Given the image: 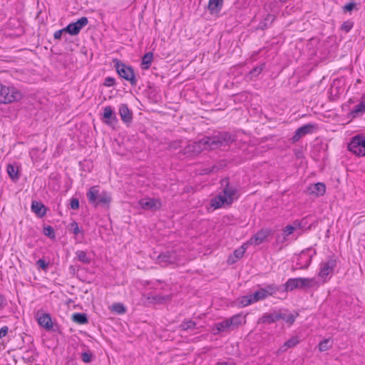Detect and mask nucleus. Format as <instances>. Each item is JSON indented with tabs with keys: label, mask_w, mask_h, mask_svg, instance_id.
I'll use <instances>...</instances> for the list:
<instances>
[{
	"label": "nucleus",
	"mask_w": 365,
	"mask_h": 365,
	"mask_svg": "<svg viewBox=\"0 0 365 365\" xmlns=\"http://www.w3.org/2000/svg\"><path fill=\"white\" fill-rule=\"evenodd\" d=\"M236 136L229 132H220L212 136H205L197 142H193L185 148V153L198 154L202 150H214L221 147L229 146L235 141Z\"/></svg>",
	"instance_id": "1"
},
{
	"label": "nucleus",
	"mask_w": 365,
	"mask_h": 365,
	"mask_svg": "<svg viewBox=\"0 0 365 365\" xmlns=\"http://www.w3.org/2000/svg\"><path fill=\"white\" fill-rule=\"evenodd\" d=\"M221 185L223 187V194H219L210 200V205L214 209H218L224 205H230L233 202L234 196L237 192L235 188L230 186L228 178L221 180Z\"/></svg>",
	"instance_id": "2"
},
{
	"label": "nucleus",
	"mask_w": 365,
	"mask_h": 365,
	"mask_svg": "<svg viewBox=\"0 0 365 365\" xmlns=\"http://www.w3.org/2000/svg\"><path fill=\"white\" fill-rule=\"evenodd\" d=\"M320 283L314 278H290L284 284V290L293 291L295 289L308 290L309 289H317Z\"/></svg>",
	"instance_id": "3"
},
{
	"label": "nucleus",
	"mask_w": 365,
	"mask_h": 365,
	"mask_svg": "<svg viewBox=\"0 0 365 365\" xmlns=\"http://www.w3.org/2000/svg\"><path fill=\"white\" fill-rule=\"evenodd\" d=\"M89 203L95 207H108L111 202V197L106 192H100L97 187H91L86 194Z\"/></svg>",
	"instance_id": "4"
},
{
	"label": "nucleus",
	"mask_w": 365,
	"mask_h": 365,
	"mask_svg": "<svg viewBox=\"0 0 365 365\" xmlns=\"http://www.w3.org/2000/svg\"><path fill=\"white\" fill-rule=\"evenodd\" d=\"M0 103L9 104L19 101L24 96L23 93L16 87L0 86Z\"/></svg>",
	"instance_id": "5"
},
{
	"label": "nucleus",
	"mask_w": 365,
	"mask_h": 365,
	"mask_svg": "<svg viewBox=\"0 0 365 365\" xmlns=\"http://www.w3.org/2000/svg\"><path fill=\"white\" fill-rule=\"evenodd\" d=\"M348 149L357 156H364L365 137L359 135L354 136L349 143Z\"/></svg>",
	"instance_id": "6"
},
{
	"label": "nucleus",
	"mask_w": 365,
	"mask_h": 365,
	"mask_svg": "<svg viewBox=\"0 0 365 365\" xmlns=\"http://www.w3.org/2000/svg\"><path fill=\"white\" fill-rule=\"evenodd\" d=\"M115 67L120 77L129 81L132 85L135 83V73L131 67L126 66L123 63H120L118 61L115 63Z\"/></svg>",
	"instance_id": "7"
},
{
	"label": "nucleus",
	"mask_w": 365,
	"mask_h": 365,
	"mask_svg": "<svg viewBox=\"0 0 365 365\" xmlns=\"http://www.w3.org/2000/svg\"><path fill=\"white\" fill-rule=\"evenodd\" d=\"M279 290V287L274 284L267 285L264 288H260L254 293V301L258 302L264 299L267 297L274 294Z\"/></svg>",
	"instance_id": "8"
},
{
	"label": "nucleus",
	"mask_w": 365,
	"mask_h": 365,
	"mask_svg": "<svg viewBox=\"0 0 365 365\" xmlns=\"http://www.w3.org/2000/svg\"><path fill=\"white\" fill-rule=\"evenodd\" d=\"M88 23V18L83 16L80 18L77 21L69 24L64 28L66 33L69 34L72 36H76L79 34L81 30L85 27Z\"/></svg>",
	"instance_id": "9"
},
{
	"label": "nucleus",
	"mask_w": 365,
	"mask_h": 365,
	"mask_svg": "<svg viewBox=\"0 0 365 365\" xmlns=\"http://www.w3.org/2000/svg\"><path fill=\"white\" fill-rule=\"evenodd\" d=\"M336 266V260L335 259H329L327 262L320 264V270L318 275L324 279L323 283L327 282V276L332 273L334 269Z\"/></svg>",
	"instance_id": "10"
},
{
	"label": "nucleus",
	"mask_w": 365,
	"mask_h": 365,
	"mask_svg": "<svg viewBox=\"0 0 365 365\" xmlns=\"http://www.w3.org/2000/svg\"><path fill=\"white\" fill-rule=\"evenodd\" d=\"M311 248H308L302 250L297 260V267L294 269H307L311 264L312 255H309V252L311 251Z\"/></svg>",
	"instance_id": "11"
},
{
	"label": "nucleus",
	"mask_w": 365,
	"mask_h": 365,
	"mask_svg": "<svg viewBox=\"0 0 365 365\" xmlns=\"http://www.w3.org/2000/svg\"><path fill=\"white\" fill-rule=\"evenodd\" d=\"M314 125L310 123L299 127L295 130L294 135L291 138L292 142L293 143H297L307 134L312 133L314 131Z\"/></svg>",
	"instance_id": "12"
},
{
	"label": "nucleus",
	"mask_w": 365,
	"mask_h": 365,
	"mask_svg": "<svg viewBox=\"0 0 365 365\" xmlns=\"http://www.w3.org/2000/svg\"><path fill=\"white\" fill-rule=\"evenodd\" d=\"M138 205L141 208L150 211L159 210L161 207V202L159 200L155 198H143L138 201Z\"/></svg>",
	"instance_id": "13"
},
{
	"label": "nucleus",
	"mask_w": 365,
	"mask_h": 365,
	"mask_svg": "<svg viewBox=\"0 0 365 365\" xmlns=\"http://www.w3.org/2000/svg\"><path fill=\"white\" fill-rule=\"evenodd\" d=\"M38 324L43 327L46 331L53 329L54 331H57L58 326L56 325V328H53V324L51 320L50 314L45 313L39 316L37 319Z\"/></svg>",
	"instance_id": "14"
},
{
	"label": "nucleus",
	"mask_w": 365,
	"mask_h": 365,
	"mask_svg": "<svg viewBox=\"0 0 365 365\" xmlns=\"http://www.w3.org/2000/svg\"><path fill=\"white\" fill-rule=\"evenodd\" d=\"M103 115L106 124L112 127H114L117 124L118 119L115 113L110 106L104 108Z\"/></svg>",
	"instance_id": "15"
},
{
	"label": "nucleus",
	"mask_w": 365,
	"mask_h": 365,
	"mask_svg": "<svg viewBox=\"0 0 365 365\" xmlns=\"http://www.w3.org/2000/svg\"><path fill=\"white\" fill-rule=\"evenodd\" d=\"M158 263L167 265L176 261V255L173 251H166L160 253L157 257Z\"/></svg>",
	"instance_id": "16"
},
{
	"label": "nucleus",
	"mask_w": 365,
	"mask_h": 365,
	"mask_svg": "<svg viewBox=\"0 0 365 365\" xmlns=\"http://www.w3.org/2000/svg\"><path fill=\"white\" fill-rule=\"evenodd\" d=\"M279 309L264 314L259 319V323L272 324L280 319Z\"/></svg>",
	"instance_id": "17"
},
{
	"label": "nucleus",
	"mask_w": 365,
	"mask_h": 365,
	"mask_svg": "<svg viewBox=\"0 0 365 365\" xmlns=\"http://www.w3.org/2000/svg\"><path fill=\"white\" fill-rule=\"evenodd\" d=\"M31 210L37 217L41 218L46 215L47 207L42 202L33 200Z\"/></svg>",
	"instance_id": "18"
},
{
	"label": "nucleus",
	"mask_w": 365,
	"mask_h": 365,
	"mask_svg": "<svg viewBox=\"0 0 365 365\" xmlns=\"http://www.w3.org/2000/svg\"><path fill=\"white\" fill-rule=\"evenodd\" d=\"M119 114L121 117L122 120L126 123L128 124L131 123L133 119V113L132 111L128 108L127 105L122 104L120 105L119 108Z\"/></svg>",
	"instance_id": "19"
},
{
	"label": "nucleus",
	"mask_w": 365,
	"mask_h": 365,
	"mask_svg": "<svg viewBox=\"0 0 365 365\" xmlns=\"http://www.w3.org/2000/svg\"><path fill=\"white\" fill-rule=\"evenodd\" d=\"M224 0H209L207 9L210 14L217 15L223 6Z\"/></svg>",
	"instance_id": "20"
},
{
	"label": "nucleus",
	"mask_w": 365,
	"mask_h": 365,
	"mask_svg": "<svg viewBox=\"0 0 365 365\" xmlns=\"http://www.w3.org/2000/svg\"><path fill=\"white\" fill-rule=\"evenodd\" d=\"M230 329H231L230 324L227 319L222 322L215 323L212 328V331L216 335L220 332L227 331Z\"/></svg>",
	"instance_id": "21"
},
{
	"label": "nucleus",
	"mask_w": 365,
	"mask_h": 365,
	"mask_svg": "<svg viewBox=\"0 0 365 365\" xmlns=\"http://www.w3.org/2000/svg\"><path fill=\"white\" fill-rule=\"evenodd\" d=\"M271 234L270 230H261L258 231L252 238L251 241L254 240L255 245H258L264 242L267 237Z\"/></svg>",
	"instance_id": "22"
},
{
	"label": "nucleus",
	"mask_w": 365,
	"mask_h": 365,
	"mask_svg": "<svg viewBox=\"0 0 365 365\" xmlns=\"http://www.w3.org/2000/svg\"><path fill=\"white\" fill-rule=\"evenodd\" d=\"M309 190L311 194H314L316 196H322L325 193L326 186L323 182H317L311 185L309 187Z\"/></svg>",
	"instance_id": "23"
},
{
	"label": "nucleus",
	"mask_w": 365,
	"mask_h": 365,
	"mask_svg": "<svg viewBox=\"0 0 365 365\" xmlns=\"http://www.w3.org/2000/svg\"><path fill=\"white\" fill-rule=\"evenodd\" d=\"M365 112V97H362L361 101L354 106V108L351 111V115L353 118H356Z\"/></svg>",
	"instance_id": "24"
},
{
	"label": "nucleus",
	"mask_w": 365,
	"mask_h": 365,
	"mask_svg": "<svg viewBox=\"0 0 365 365\" xmlns=\"http://www.w3.org/2000/svg\"><path fill=\"white\" fill-rule=\"evenodd\" d=\"M279 315L281 316L280 319H283L287 323L292 325L294 324L296 318L299 316V314L296 313L294 314L288 313L287 311L283 312L282 309H279Z\"/></svg>",
	"instance_id": "25"
},
{
	"label": "nucleus",
	"mask_w": 365,
	"mask_h": 365,
	"mask_svg": "<svg viewBox=\"0 0 365 365\" xmlns=\"http://www.w3.org/2000/svg\"><path fill=\"white\" fill-rule=\"evenodd\" d=\"M275 20V16L271 14H267L264 19L259 22L258 29L264 30L268 28Z\"/></svg>",
	"instance_id": "26"
},
{
	"label": "nucleus",
	"mask_w": 365,
	"mask_h": 365,
	"mask_svg": "<svg viewBox=\"0 0 365 365\" xmlns=\"http://www.w3.org/2000/svg\"><path fill=\"white\" fill-rule=\"evenodd\" d=\"M71 318L75 323L78 324H86L88 322V316L85 313H74Z\"/></svg>",
	"instance_id": "27"
},
{
	"label": "nucleus",
	"mask_w": 365,
	"mask_h": 365,
	"mask_svg": "<svg viewBox=\"0 0 365 365\" xmlns=\"http://www.w3.org/2000/svg\"><path fill=\"white\" fill-rule=\"evenodd\" d=\"M153 59V53L152 52L146 53L142 58L140 67L143 69H148L150 68Z\"/></svg>",
	"instance_id": "28"
},
{
	"label": "nucleus",
	"mask_w": 365,
	"mask_h": 365,
	"mask_svg": "<svg viewBox=\"0 0 365 365\" xmlns=\"http://www.w3.org/2000/svg\"><path fill=\"white\" fill-rule=\"evenodd\" d=\"M7 173L9 176L13 181H16L20 178L18 167L14 166L11 164H9L7 165Z\"/></svg>",
	"instance_id": "29"
},
{
	"label": "nucleus",
	"mask_w": 365,
	"mask_h": 365,
	"mask_svg": "<svg viewBox=\"0 0 365 365\" xmlns=\"http://www.w3.org/2000/svg\"><path fill=\"white\" fill-rule=\"evenodd\" d=\"M196 323L192 320H184L179 326L181 331H193L196 329Z\"/></svg>",
	"instance_id": "30"
},
{
	"label": "nucleus",
	"mask_w": 365,
	"mask_h": 365,
	"mask_svg": "<svg viewBox=\"0 0 365 365\" xmlns=\"http://www.w3.org/2000/svg\"><path fill=\"white\" fill-rule=\"evenodd\" d=\"M299 343V340L297 336H292L287 340L284 345L279 349L281 351H285L289 348H293Z\"/></svg>",
	"instance_id": "31"
},
{
	"label": "nucleus",
	"mask_w": 365,
	"mask_h": 365,
	"mask_svg": "<svg viewBox=\"0 0 365 365\" xmlns=\"http://www.w3.org/2000/svg\"><path fill=\"white\" fill-rule=\"evenodd\" d=\"M76 257L78 259L86 264H89L91 262V259L90 257H88L87 253L85 251L83 250H78L76 252Z\"/></svg>",
	"instance_id": "32"
},
{
	"label": "nucleus",
	"mask_w": 365,
	"mask_h": 365,
	"mask_svg": "<svg viewBox=\"0 0 365 365\" xmlns=\"http://www.w3.org/2000/svg\"><path fill=\"white\" fill-rule=\"evenodd\" d=\"M265 68V63H261L259 66L253 68L249 73L250 78L252 79L254 77L258 76Z\"/></svg>",
	"instance_id": "33"
},
{
	"label": "nucleus",
	"mask_w": 365,
	"mask_h": 365,
	"mask_svg": "<svg viewBox=\"0 0 365 365\" xmlns=\"http://www.w3.org/2000/svg\"><path fill=\"white\" fill-rule=\"evenodd\" d=\"M43 233L45 236L49 237L50 239L53 240L56 238L54 229L50 225H47L46 227H43Z\"/></svg>",
	"instance_id": "34"
},
{
	"label": "nucleus",
	"mask_w": 365,
	"mask_h": 365,
	"mask_svg": "<svg viewBox=\"0 0 365 365\" xmlns=\"http://www.w3.org/2000/svg\"><path fill=\"white\" fill-rule=\"evenodd\" d=\"M230 324L231 328L237 327L241 324L242 317L240 315H235L230 319H227Z\"/></svg>",
	"instance_id": "35"
},
{
	"label": "nucleus",
	"mask_w": 365,
	"mask_h": 365,
	"mask_svg": "<svg viewBox=\"0 0 365 365\" xmlns=\"http://www.w3.org/2000/svg\"><path fill=\"white\" fill-rule=\"evenodd\" d=\"M112 311L118 314H124L126 311L125 307L121 303H115L112 305Z\"/></svg>",
	"instance_id": "36"
},
{
	"label": "nucleus",
	"mask_w": 365,
	"mask_h": 365,
	"mask_svg": "<svg viewBox=\"0 0 365 365\" xmlns=\"http://www.w3.org/2000/svg\"><path fill=\"white\" fill-rule=\"evenodd\" d=\"M94 359V356L91 351H84L81 354V359L84 363H91Z\"/></svg>",
	"instance_id": "37"
},
{
	"label": "nucleus",
	"mask_w": 365,
	"mask_h": 365,
	"mask_svg": "<svg viewBox=\"0 0 365 365\" xmlns=\"http://www.w3.org/2000/svg\"><path fill=\"white\" fill-rule=\"evenodd\" d=\"M330 340L329 339H324L319 344V350L322 352L327 351L331 348Z\"/></svg>",
	"instance_id": "38"
},
{
	"label": "nucleus",
	"mask_w": 365,
	"mask_h": 365,
	"mask_svg": "<svg viewBox=\"0 0 365 365\" xmlns=\"http://www.w3.org/2000/svg\"><path fill=\"white\" fill-rule=\"evenodd\" d=\"M256 302L257 301H254V294H253L252 295L244 296L242 298L240 304L243 307H246V306H248V305L251 304L252 303H254V302Z\"/></svg>",
	"instance_id": "39"
},
{
	"label": "nucleus",
	"mask_w": 365,
	"mask_h": 365,
	"mask_svg": "<svg viewBox=\"0 0 365 365\" xmlns=\"http://www.w3.org/2000/svg\"><path fill=\"white\" fill-rule=\"evenodd\" d=\"M295 230V227L291 225H287L283 230V240L282 242L287 240V237L292 234Z\"/></svg>",
	"instance_id": "40"
},
{
	"label": "nucleus",
	"mask_w": 365,
	"mask_h": 365,
	"mask_svg": "<svg viewBox=\"0 0 365 365\" xmlns=\"http://www.w3.org/2000/svg\"><path fill=\"white\" fill-rule=\"evenodd\" d=\"M69 227L75 235H77L79 233H83V230L82 228H79L78 225L76 221H73L70 223Z\"/></svg>",
	"instance_id": "41"
},
{
	"label": "nucleus",
	"mask_w": 365,
	"mask_h": 365,
	"mask_svg": "<svg viewBox=\"0 0 365 365\" xmlns=\"http://www.w3.org/2000/svg\"><path fill=\"white\" fill-rule=\"evenodd\" d=\"M354 24L350 21H344L341 26V30L346 33L349 32L353 28Z\"/></svg>",
	"instance_id": "42"
},
{
	"label": "nucleus",
	"mask_w": 365,
	"mask_h": 365,
	"mask_svg": "<svg viewBox=\"0 0 365 365\" xmlns=\"http://www.w3.org/2000/svg\"><path fill=\"white\" fill-rule=\"evenodd\" d=\"M246 251V247H245L244 245L241 246L240 247H239L238 249L235 250L234 251V256L237 258V259H240L243 257L245 252Z\"/></svg>",
	"instance_id": "43"
},
{
	"label": "nucleus",
	"mask_w": 365,
	"mask_h": 365,
	"mask_svg": "<svg viewBox=\"0 0 365 365\" xmlns=\"http://www.w3.org/2000/svg\"><path fill=\"white\" fill-rule=\"evenodd\" d=\"M36 264L38 266L39 268L44 271H46L48 267V263L46 262L43 259H39L36 262Z\"/></svg>",
	"instance_id": "44"
},
{
	"label": "nucleus",
	"mask_w": 365,
	"mask_h": 365,
	"mask_svg": "<svg viewBox=\"0 0 365 365\" xmlns=\"http://www.w3.org/2000/svg\"><path fill=\"white\" fill-rule=\"evenodd\" d=\"M356 6V3L354 1L349 2L345 4L343 7L344 12H350Z\"/></svg>",
	"instance_id": "45"
},
{
	"label": "nucleus",
	"mask_w": 365,
	"mask_h": 365,
	"mask_svg": "<svg viewBox=\"0 0 365 365\" xmlns=\"http://www.w3.org/2000/svg\"><path fill=\"white\" fill-rule=\"evenodd\" d=\"M70 207L72 210H78L79 208V200L78 198L72 197L71 199Z\"/></svg>",
	"instance_id": "46"
},
{
	"label": "nucleus",
	"mask_w": 365,
	"mask_h": 365,
	"mask_svg": "<svg viewBox=\"0 0 365 365\" xmlns=\"http://www.w3.org/2000/svg\"><path fill=\"white\" fill-rule=\"evenodd\" d=\"M115 84V79L112 77H106L104 81V86L110 87Z\"/></svg>",
	"instance_id": "47"
},
{
	"label": "nucleus",
	"mask_w": 365,
	"mask_h": 365,
	"mask_svg": "<svg viewBox=\"0 0 365 365\" xmlns=\"http://www.w3.org/2000/svg\"><path fill=\"white\" fill-rule=\"evenodd\" d=\"M304 220H306V218H303L301 220H295V221H294L292 226H294L295 229L296 228H299V229L300 228H304L305 227V225H302L303 221H304Z\"/></svg>",
	"instance_id": "48"
},
{
	"label": "nucleus",
	"mask_w": 365,
	"mask_h": 365,
	"mask_svg": "<svg viewBox=\"0 0 365 365\" xmlns=\"http://www.w3.org/2000/svg\"><path fill=\"white\" fill-rule=\"evenodd\" d=\"M9 331V328L6 326H4L0 329V339L4 337Z\"/></svg>",
	"instance_id": "49"
},
{
	"label": "nucleus",
	"mask_w": 365,
	"mask_h": 365,
	"mask_svg": "<svg viewBox=\"0 0 365 365\" xmlns=\"http://www.w3.org/2000/svg\"><path fill=\"white\" fill-rule=\"evenodd\" d=\"M63 32H65V31H64V28H63V29H60V30L56 31L54 33V34H53V37H54V38H55V39H58V40L61 39V36H62V34H63Z\"/></svg>",
	"instance_id": "50"
},
{
	"label": "nucleus",
	"mask_w": 365,
	"mask_h": 365,
	"mask_svg": "<svg viewBox=\"0 0 365 365\" xmlns=\"http://www.w3.org/2000/svg\"><path fill=\"white\" fill-rule=\"evenodd\" d=\"M213 173L212 170V168L211 167H207V168H205L202 170V173L203 174H205V175H207V174H210Z\"/></svg>",
	"instance_id": "51"
},
{
	"label": "nucleus",
	"mask_w": 365,
	"mask_h": 365,
	"mask_svg": "<svg viewBox=\"0 0 365 365\" xmlns=\"http://www.w3.org/2000/svg\"><path fill=\"white\" fill-rule=\"evenodd\" d=\"M165 297H160V296H155V297H153V300L155 302H160L162 301H163L165 299Z\"/></svg>",
	"instance_id": "52"
},
{
	"label": "nucleus",
	"mask_w": 365,
	"mask_h": 365,
	"mask_svg": "<svg viewBox=\"0 0 365 365\" xmlns=\"http://www.w3.org/2000/svg\"><path fill=\"white\" fill-rule=\"evenodd\" d=\"M218 168H220V170L222 169L225 165H226V163L225 161H220L219 163H217Z\"/></svg>",
	"instance_id": "53"
},
{
	"label": "nucleus",
	"mask_w": 365,
	"mask_h": 365,
	"mask_svg": "<svg viewBox=\"0 0 365 365\" xmlns=\"http://www.w3.org/2000/svg\"><path fill=\"white\" fill-rule=\"evenodd\" d=\"M211 168L213 173H217L220 170V168H218L217 164L213 165L212 166H211Z\"/></svg>",
	"instance_id": "54"
},
{
	"label": "nucleus",
	"mask_w": 365,
	"mask_h": 365,
	"mask_svg": "<svg viewBox=\"0 0 365 365\" xmlns=\"http://www.w3.org/2000/svg\"><path fill=\"white\" fill-rule=\"evenodd\" d=\"M4 297L0 294V309L3 307Z\"/></svg>",
	"instance_id": "55"
},
{
	"label": "nucleus",
	"mask_w": 365,
	"mask_h": 365,
	"mask_svg": "<svg viewBox=\"0 0 365 365\" xmlns=\"http://www.w3.org/2000/svg\"><path fill=\"white\" fill-rule=\"evenodd\" d=\"M215 365H235V364H229L227 362H220V363H217Z\"/></svg>",
	"instance_id": "56"
},
{
	"label": "nucleus",
	"mask_w": 365,
	"mask_h": 365,
	"mask_svg": "<svg viewBox=\"0 0 365 365\" xmlns=\"http://www.w3.org/2000/svg\"><path fill=\"white\" fill-rule=\"evenodd\" d=\"M69 269H70V272H75V268L73 265H71L70 267H69Z\"/></svg>",
	"instance_id": "57"
},
{
	"label": "nucleus",
	"mask_w": 365,
	"mask_h": 365,
	"mask_svg": "<svg viewBox=\"0 0 365 365\" xmlns=\"http://www.w3.org/2000/svg\"><path fill=\"white\" fill-rule=\"evenodd\" d=\"M287 0H279V1L282 4H284L287 2Z\"/></svg>",
	"instance_id": "58"
},
{
	"label": "nucleus",
	"mask_w": 365,
	"mask_h": 365,
	"mask_svg": "<svg viewBox=\"0 0 365 365\" xmlns=\"http://www.w3.org/2000/svg\"><path fill=\"white\" fill-rule=\"evenodd\" d=\"M302 225H305V226L307 225V222H306V220L303 221Z\"/></svg>",
	"instance_id": "59"
}]
</instances>
